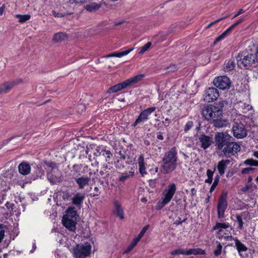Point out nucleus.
<instances>
[{
	"mask_svg": "<svg viewBox=\"0 0 258 258\" xmlns=\"http://www.w3.org/2000/svg\"><path fill=\"white\" fill-rule=\"evenodd\" d=\"M232 137L227 132H220L215 136L216 149L221 150L225 157L230 158L240 151V146L231 141Z\"/></svg>",
	"mask_w": 258,
	"mask_h": 258,
	"instance_id": "f257e3e1",
	"label": "nucleus"
},
{
	"mask_svg": "<svg viewBox=\"0 0 258 258\" xmlns=\"http://www.w3.org/2000/svg\"><path fill=\"white\" fill-rule=\"evenodd\" d=\"M222 102L214 105L205 106L202 110V114L204 118L210 121L214 126L218 128L226 126L228 124L227 119H223Z\"/></svg>",
	"mask_w": 258,
	"mask_h": 258,
	"instance_id": "f03ea898",
	"label": "nucleus"
},
{
	"mask_svg": "<svg viewBox=\"0 0 258 258\" xmlns=\"http://www.w3.org/2000/svg\"><path fill=\"white\" fill-rule=\"evenodd\" d=\"M177 150L175 147L171 148L165 153L162 159L161 168L164 174L173 172L178 165Z\"/></svg>",
	"mask_w": 258,
	"mask_h": 258,
	"instance_id": "7ed1b4c3",
	"label": "nucleus"
},
{
	"mask_svg": "<svg viewBox=\"0 0 258 258\" xmlns=\"http://www.w3.org/2000/svg\"><path fill=\"white\" fill-rule=\"evenodd\" d=\"M176 191L175 183H170L163 190L161 199L159 200L155 206L157 210H161L165 205L170 203Z\"/></svg>",
	"mask_w": 258,
	"mask_h": 258,
	"instance_id": "20e7f679",
	"label": "nucleus"
},
{
	"mask_svg": "<svg viewBox=\"0 0 258 258\" xmlns=\"http://www.w3.org/2000/svg\"><path fill=\"white\" fill-rule=\"evenodd\" d=\"M237 60L238 66L240 68L243 67L245 69H248L251 67L255 66V62H258V46L254 54H248L244 56L241 60Z\"/></svg>",
	"mask_w": 258,
	"mask_h": 258,
	"instance_id": "39448f33",
	"label": "nucleus"
},
{
	"mask_svg": "<svg viewBox=\"0 0 258 258\" xmlns=\"http://www.w3.org/2000/svg\"><path fill=\"white\" fill-rule=\"evenodd\" d=\"M227 196V191L224 190L218 199L217 209L218 217L219 219L224 217L225 212L228 206Z\"/></svg>",
	"mask_w": 258,
	"mask_h": 258,
	"instance_id": "423d86ee",
	"label": "nucleus"
},
{
	"mask_svg": "<svg viewBox=\"0 0 258 258\" xmlns=\"http://www.w3.org/2000/svg\"><path fill=\"white\" fill-rule=\"evenodd\" d=\"M74 256L75 258H86L91 254V246L90 244H77L73 249Z\"/></svg>",
	"mask_w": 258,
	"mask_h": 258,
	"instance_id": "0eeeda50",
	"label": "nucleus"
},
{
	"mask_svg": "<svg viewBox=\"0 0 258 258\" xmlns=\"http://www.w3.org/2000/svg\"><path fill=\"white\" fill-rule=\"evenodd\" d=\"M156 109V107H150L142 110L135 121L132 124V127H136L138 124L145 122L149 119V116Z\"/></svg>",
	"mask_w": 258,
	"mask_h": 258,
	"instance_id": "6e6552de",
	"label": "nucleus"
},
{
	"mask_svg": "<svg viewBox=\"0 0 258 258\" xmlns=\"http://www.w3.org/2000/svg\"><path fill=\"white\" fill-rule=\"evenodd\" d=\"M213 84L218 89L224 90L230 88L231 81L228 77L220 76L214 79Z\"/></svg>",
	"mask_w": 258,
	"mask_h": 258,
	"instance_id": "1a4fd4ad",
	"label": "nucleus"
},
{
	"mask_svg": "<svg viewBox=\"0 0 258 258\" xmlns=\"http://www.w3.org/2000/svg\"><path fill=\"white\" fill-rule=\"evenodd\" d=\"M232 132L234 137L237 139H243L247 136V131L245 125L242 123L234 122Z\"/></svg>",
	"mask_w": 258,
	"mask_h": 258,
	"instance_id": "9d476101",
	"label": "nucleus"
},
{
	"mask_svg": "<svg viewBox=\"0 0 258 258\" xmlns=\"http://www.w3.org/2000/svg\"><path fill=\"white\" fill-rule=\"evenodd\" d=\"M219 96V92L216 88H209L205 92L204 100L205 102H212L215 101Z\"/></svg>",
	"mask_w": 258,
	"mask_h": 258,
	"instance_id": "9b49d317",
	"label": "nucleus"
},
{
	"mask_svg": "<svg viewBox=\"0 0 258 258\" xmlns=\"http://www.w3.org/2000/svg\"><path fill=\"white\" fill-rule=\"evenodd\" d=\"M199 142L200 147L203 150L209 148L213 143V138L202 133L199 136Z\"/></svg>",
	"mask_w": 258,
	"mask_h": 258,
	"instance_id": "f8f14e48",
	"label": "nucleus"
},
{
	"mask_svg": "<svg viewBox=\"0 0 258 258\" xmlns=\"http://www.w3.org/2000/svg\"><path fill=\"white\" fill-rule=\"evenodd\" d=\"M112 203V213L120 219H123L124 218V213L120 202L115 199L113 200Z\"/></svg>",
	"mask_w": 258,
	"mask_h": 258,
	"instance_id": "ddd939ff",
	"label": "nucleus"
},
{
	"mask_svg": "<svg viewBox=\"0 0 258 258\" xmlns=\"http://www.w3.org/2000/svg\"><path fill=\"white\" fill-rule=\"evenodd\" d=\"M99 155H102L105 157L106 162L109 163L111 158L112 157V154L109 150H106V147L98 146L96 149Z\"/></svg>",
	"mask_w": 258,
	"mask_h": 258,
	"instance_id": "4468645a",
	"label": "nucleus"
},
{
	"mask_svg": "<svg viewBox=\"0 0 258 258\" xmlns=\"http://www.w3.org/2000/svg\"><path fill=\"white\" fill-rule=\"evenodd\" d=\"M62 222L63 226L70 231H75L76 229L77 223L72 219L67 216H63Z\"/></svg>",
	"mask_w": 258,
	"mask_h": 258,
	"instance_id": "2eb2a0df",
	"label": "nucleus"
},
{
	"mask_svg": "<svg viewBox=\"0 0 258 258\" xmlns=\"http://www.w3.org/2000/svg\"><path fill=\"white\" fill-rule=\"evenodd\" d=\"M16 84V81L5 82L1 84L0 85V94L9 93Z\"/></svg>",
	"mask_w": 258,
	"mask_h": 258,
	"instance_id": "dca6fc26",
	"label": "nucleus"
},
{
	"mask_svg": "<svg viewBox=\"0 0 258 258\" xmlns=\"http://www.w3.org/2000/svg\"><path fill=\"white\" fill-rule=\"evenodd\" d=\"M235 246L238 252L239 256L241 258H244L243 252H245L248 250V248L242 243L237 238L235 237L234 239Z\"/></svg>",
	"mask_w": 258,
	"mask_h": 258,
	"instance_id": "f3484780",
	"label": "nucleus"
},
{
	"mask_svg": "<svg viewBox=\"0 0 258 258\" xmlns=\"http://www.w3.org/2000/svg\"><path fill=\"white\" fill-rule=\"evenodd\" d=\"M127 85L125 80L110 87L107 91V93H114L122 89L127 88Z\"/></svg>",
	"mask_w": 258,
	"mask_h": 258,
	"instance_id": "a211bd4d",
	"label": "nucleus"
},
{
	"mask_svg": "<svg viewBox=\"0 0 258 258\" xmlns=\"http://www.w3.org/2000/svg\"><path fill=\"white\" fill-rule=\"evenodd\" d=\"M75 179L79 189H83L85 186L89 185L91 179L90 177L81 176Z\"/></svg>",
	"mask_w": 258,
	"mask_h": 258,
	"instance_id": "6ab92c4d",
	"label": "nucleus"
},
{
	"mask_svg": "<svg viewBox=\"0 0 258 258\" xmlns=\"http://www.w3.org/2000/svg\"><path fill=\"white\" fill-rule=\"evenodd\" d=\"M118 155H119L120 159L117 160L115 162L116 167L118 169H121L123 168L124 167L123 165V161L125 160L126 159H128L130 157L128 155H126L125 152H124V151H120L118 152Z\"/></svg>",
	"mask_w": 258,
	"mask_h": 258,
	"instance_id": "aec40b11",
	"label": "nucleus"
},
{
	"mask_svg": "<svg viewBox=\"0 0 258 258\" xmlns=\"http://www.w3.org/2000/svg\"><path fill=\"white\" fill-rule=\"evenodd\" d=\"M19 172L22 175H28L31 171L30 164L25 161L21 162L18 166Z\"/></svg>",
	"mask_w": 258,
	"mask_h": 258,
	"instance_id": "412c9836",
	"label": "nucleus"
},
{
	"mask_svg": "<svg viewBox=\"0 0 258 258\" xmlns=\"http://www.w3.org/2000/svg\"><path fill=\"white\" fill-rule=\"evenodd\" d=\"M145 77L144 74H139L125 80L128 87L135 85L142 81Z\"/></svg>",
	"mask_w": 258,
	"mask_h": 258,
	"instance_id": "4be33fe9",
	"label": "nucleus"
},
{
	"mask_svg": "<svg viewBox=\"0 0 258 258\" xmlns=\"http://www.w3.org/2000/svg\"><path fill=\"white\" fill-rule=\"evenodd\" d=\"M230 161L227 160H222L218 163L217 169L220 175H223L225 173V170L227 168V165L229 164Z\"/></svg>",
	"mask_w": 258,
	"mask_h": 258,
	"instance_id": "5701e85b",
	"label": "nucleus"
},
{
	"mask_svg": "<svg viewBox=\"0 0 258 258\" xmlns=\"http://www.w3.org/2000/svg\"><path fill=\"white\" fill-rule=\"evenodd\" d=\"M138 161L139 172L142 176H144L145 175L147 174V172L146 169V163L145 162V159L143 155H140L138 158Z\"/></svg>",
	"mask_w": 258,
	"mask_h": 258,
	"instance_id": "b1692460",
	"label": "nucleus"
},
{
	"mask_svg": "<svg viewBox=\"0 0 258 258\" xmlns=\"http://www.w3.org/2000/svg\"><path fill=\"white\" fill-rule=\"evenodd\" d=\"M216 236L220 240L232 241L234 240L235 239L232 236L227 234L223 229H219L217 232Z\"/></svg>",
	"mask_w": 258,
	"mask_h": 258,
	"instance_id": "393cba45",
	"label": "nucleus"
},
{
	"mask_svg": "<svg viewBox=\"0 0 258 258\" xmlns=\"http://www.w3.org/2000/svg\"><path fill=\"white\" fill-rule=\"evenodd\" d=\"M85 198L84 195L80 192H77L72 199V203L76 206H80L82 204Z\"/></svg>",
	"mask_w": 258,
	"mask_h": 258,
	"instance_id": "a878e982",
	"label": "nucleus"
},
{
	"mask_svg": "<svg viewBox=\"0 0 258 258\" xmlns=\"http://www.w3.org/2000/svg\"><path fill=\"white\" fill-rule=\"evenodd\" d=\"M124 50H122L120 51L114 52V53L109 55V56H114L117 57H121L124 55L128 54L130 52H131L134 48H123Z\"/></svg>",
	"mask_w": 258,
	"mask_h": 258,
	"instance_id": "bb28decb",
	"label": "nucleus"
},
{
	"mask_svg": "<svg viewBox=\"0 0 258 258\" xmlns=\"http://www.w3.org/2000/svg\"><path fill=\"white\" fill-rule=\"evenodd\" d=\"M249 213L247 211H244L240 213V214H236L235 217L236 219L237 222L238 224V228L239 229L243 228V222L242 220V217L248 215Z\"/></svg>",
	"mask_w": 258,
	"mask_h": 258,
	"instance_id": "cd10ccee",
	"label": "nucleus"
},
{
	"mask_svg": "<svg viewBox=\"0 0 258 258\" xmlns=\"http://www.w3.org/2000/svg\"><path fill=\"white\" fill-rule=\"evenodd\" d=\"M235 67V63L234 59H230L224 64V71L225 72H228L230 71L234 70Z\"/></svg>",
	"mask_w": 258,
	"mask_h": 258,
	"instance_id": "c85d7f7f",
	"label": "nucleus"
},
{
	"mask_svg": "<svg viewBox=\"0 0 258 258\" xmlns=\"http://www.w3.org/2000/svg\"><path fill=\"white\" fill-rule=\"evenodd\" d=\"M186 253L189 255H203L205 254V251L200 248H194L186 249Z\"/></svg>",
	"mask_w": 258,
	"mask_h": 258,
	"instance_id": "c756f323",
	"label": "nucleus"
},
{
	"mask_svg": "<svg viewBox=\"0 0 258 258\" xmlns=\"http://www.w3.org/2000/svg\"><path fill=\"white\" fill-rule=\"evenodd\" d=\"M100 4L93 2L86 5L84 7V8L88 12H93L98 10L100 8Z\"/></svg>",
	"mask_w": 258,
	"mask_h": 258,
	"instance_id": "7c9ffc66",
	"label": "nucleus"
},
{
	"mask_svg": "<svg viewBox=\"0 0 258 258\" xmlns=\"http://www.w3.org/2000/svg\"><path fill=\"white\" fill-rule=\"evenodd\" d=\"M77 215V211L75 207H69L66 210V215L63 216H67L71 219L76 217Z\"/></svg>",
	"mask_w": 258,
	"mask_h": 258,
	"instance_id": "2f4dec72",
	"label": "nucleus"
},
{
	"mask_svg": "<svg viewBox=\"0 0 258 258\" xmlns=\"http://www.w3.org/2000/svg\"><path fill=\"white\" fill-rule=\"evenodd\" d=\"M109 170L110 168H108V166L107 165L104 164L99 172V174L102 176L103 178L105 179V178H108V176L109 175Z\"/></svg>",
	"mask_w": 258,
	"mask_h": 258,
	"instance_id": "473e14b6",
	"label": "nucleus"
},
{
	"mask_svg": "<svg viewBox=\"0 0 258 258\" xmlns=\"http://www.w3.org/2000/svg\"><path fill=\"white\" fill-rule=\"evenodd\" d=\"M140 240L137 239L136 237L134 238L133 240L131 241L130 244L128 245L127 247L124 251L123 253H128L131 251H132L133 248L136 246L137 243L139 242Z\"/></svg>",
	"mask_w": 258,
	"mask_h": 258,
	"instance_id": "72a5a7b5",
	"label": "nucleus"
},
{
	"mask_svg": "<svg viewBox=\"0 0 258 258\" xmlns=\"http://www.w3.org/2000/svg\"><path fill=\"white\" fill-rule=\"evenodd\" d=\"M216 247L214 250L213 253L215 257L219 256L222 252L223 246L222 244L218 241H216Z\"/></svg>",
	"mask_w": 258,
	"mask_h": 258,
	"instance_id": "f704fd0d",
	"label": "nucleus"
},
{
	"mask_svg": "<svg viewBox=\"0 0 258 258\" xmlns=\"http://www.w3.org/2000/svg\"><path fill=\"white\" fill-rule=\"evenodd\" d=\"M216 170L215 167L214 168V170L212 171L211 169H207L206 174L207 175V178L205 179V182L207 183L211 184L213 181V177L214 175V173Z\"/></svg>",
	"mask_w": 258,
	"mask_h": 258,
	"instance_id": "c9c22d12",
	"label": "nucleus"
},
{
	"mask_svg": "<svg viewBox=\"0 0 258 258\" xmlns=\"http://www.w3.org/2000/svg\"><path fill=\"white\" fill-rule=\"evenodd\" d=\"M229 227L228 223H220L217 222L214 226L212 228V230H219L222 229H226Z\"/></svg>",
	"mask_w": 258,
	"mask_h": 258,
	"instance_id": "e433bc0d",
	"label": "nucleus"
},
{
	"mask_svg": "<svg viewBox=\"0 0 258 258\" xmlns=\"http://www.w3.org/2000/svg\"><path fill=\"white\" fill-rule=\"evenodd\" d=\"M67 38V36L64 33H58L55 34L53 37V41L54 42H60L64 40Z\"/></svg>",
	"mask_w": 258,
	"mask_h": 258,
	"instance_id": "4c0bfd02",
	"label": "nucleus"
},
{
	"mask_svg": "<svg viewBox=\"0 0 258 258\" xmlns=\"http://www.w3.org/2000/svg\"><path fill=\"white\" fill-rule=\"evenodd\" d=\"M15 17L17 18H19V20L18 22L20 23H24L26 22V21H28L30 18L31 15L29 14H26V15H20V14H17L15 16Z\"/></svg>",
	"mask_w": 258,
	"mask_h": 258,
	"instance_id": "58836bf2",
	"label": "nucleus"
},
{
	"mask_svg": "<svg viewBox=\"0 0 258 258\" xmlns=\"http://www.w3.org/2000/svg\"><path fill=\"white\" fill-rule=\"evenodd\" d=\"M170 254L172 255L179 254L187 255L186 249L180 248H177L176 249L172 250L170 252Z\"/></svg>",
	"mask_w": 258,
	"mask_h": 258,
	"instance_id": "ea45409f",
	"label": "nucleus"
},
{
	"mask_svg": "<svg viewBox=\"0 0 258 258\" xmlns=\"http://www.w3.org/2000/svg\"><path fill=\"white\" fill-rule=\"evenodd\" d=\"M134 175V171H130L129 173H123L119 177L118 181L124 182L127 179Z\"/></svg>",
	"mask_w": 258,
	"mask_h": 258,
	"instance_id": "a19ab883",
	"label": "nucleus"
},
{
	"mask_svg": "<svg viewBox=\"0 0 258 258\" xmlns=\"http://www.w3.org/2000/svg\"><path fill=\"white\" fill-rule=\"evenodd\" d=\"M244 164L252 166H258V161L254 160L253 158H249L244 161Z\"/></svg>",
	"mask_w": 258,
	"mask_h": 258,
	"instance_id": "79ce46f5",
	"label": "nucleus"
},
{
	"mask_svg": "<svg viewBox=\"0 0 258 258\" xmlns=\"http://www.w3.org/2000/svg\"><path fill=\"white\" fill-rule=\"evenodd\" d=\"M220 180V176L219 175H217L214 179V182L211 186L209 192L212 193L217 186Z\"/></svg>",
	"mask_w": 258,
	"mask_h": 258,
	"instance_id": "37998d69",
	"label": "nucleus"
},
{
	"mask_svg": "<svg viewBox=\"0 0 258 258\" xmlns=\"http://www.w3.org/2000/svg\"><path fill=\"white\" fill-rule=\"evenodd\" d=\"M52 14L53 15V16L54 17H57V18H62V17H64L67 15H70L71 14H72L73 13H58V12H56L55 10H53L52 11Z\"/></svg>",
	"mask_w": 258,
	"mask_h": 258,
	"instance_id": "c03bdc74",
	"label": "nucleus"
},
{
	"mask_svg": "<svg viewBox=\"0 0 258 258\" xmlns=\"http://www.w3.org/2000/svg\"><path fill=\"white\" fill-rule=\"evenodd\" d=\"M149 227V225H147L145 226H144L143 228V229L141 230V231H140V232L138 234V235L136 237L137 239H138L139 240H140L142 238V237L144 235L145 233H146V232L147 231V230H148Z\"/></svg>",
	"mask_w": 258,
	"mask_h": 258,
	"instance_id": "a18cd8bd",
	"label": "nucleus"
},
{
	"mask_svg": "<svg viewBox=\"0 0 258 258\" xmlns=\"http://www.w3.org/2000/svg\"><path fill=\"white\" fill-rule=\"evenodd\" d=\"M152 45V43L151 42H148L146 43L144 46H143L141 50L139 52V53L142 54L146 52L148 49Z\"/></svg>",
	"mask_w": 258,
	"mask_h": 258,
	"instance_id": "49530a36",
	"label": "nucleus"
},
{
	"mask_svg": "<svg viewBox=\"0 0 258 258\" xmlns=\"http://www.w3.org/2000/svg\"><path fill=\"white\" fill-rule=\"evenodd\" d=\"M194 125V122L192 121L189 120L188 121L185 125L184 126V132H187L189 131Z\"/></svg>",
	"mask_w": 258,
	"mask_h": 258,
	"instance_id": "de8ad7c7",
	"label": "nucleus"
},
{
	"mask_svg": "<svg viewBox=\"0 0 258 258\" xmlns=\"http://www.w3.org/2000/svg\"><path fill=\"white\" fill-rule=\"evenodd\" d=\"M178 66L175 64L171 63L166 68L168 72H173L178 69Z\"/></svg>",
	"mask_w": 258,
	"mask_h": 258,
	"instance_id": "09e8293b",
	"label": "nucleus"
},
{
	"mask_svg": "<svg viewBox=\"0 0 258 258\" xmlns=\"http://www.w3.org/2000/svg\"><path fill=\"white\" fill-rule=\"evenodd\" d=\"M72 195L68 191H66L62 192V198L64 201H69L71 200Z\"/></svg>",
	"mask_w": 258,
	"mask_h": 258,
	"instance_id": "8fccbe9b",
	"label": "nucleus"
},
{
	"mask_svg": "<svg viewBox=\"0 0 258 258\" xmlns=\"http://www.w3.org/2000/svg\"><path fill=\"white\" fill-rule=\"evenodd\" d=\"M227 36V35L226 34V33L223 32L221 35H220L218 37L216 38L214 43H216L221 41L222 40L224 39Z\"/></svg>",
	"mask_w": 258,
	"mask_h": 258,
	"instance_id": "3c124183",
	"label": "nucleus"
},
{
	"mask_svg": "<svg viewBox=\"0 0 258 258\" xmlns=\"http://www.w3.org/2000/svg\"><path fill=\"white\" fill-rule=\"evenodd\" d=\"M223 19V18H220V19H218L213 22H211L210 24H209L207 26H206V28L207 29H208L209 28H210L211 27H212V26H213L214 24L219 22L220 21H221Z\"/></svg>",
	"mask_w": 258,
	"mask_h": 258,
	"instance_id": "603ef678",
	"label": "nucleus"
},
{
	"mask_svg": "<svg viewBox=\"0 0 258 258\" xmlns=\"http://www.w3.org/2000/svg\"><path fill=\"white\" fill-rule=\"evenodd\" d=\"M253 168L251 167L244 168L241 170V173L242 174H248L250 171L253 170Z\"/></svg>",
	"mask_w": 258,
	"mask_h": 258,
	"instance_id": "864d4df0",
	"label": "nucleus"
},
{
	"mask_svg": "<svg viewBox=\"0 0 258 258\" xmlns=\"http://www.w3.org/2000/svg\"><path fill=\"white\" fill-rule=\"evenodd\" d=\"M14 206V204L13 203H10L9 202H7L5 204V206L8 210H13Z\"/></svg>",
	"mask_w": 258,
	"mask_h": 258,
	"instance_id": "5fc2aeb1",
	"label": "nucleus"
},
{
	"mask_svg": "<svg viewBox=\"0 0 258 258\" xmlns=\"http://www.w3.org/2000/svg\"><path fill=\"white\" fill-rule=\"evenodd\" d=\"M186 220V218H184V219L183 220H181V219L180 218H178V220H176V221L175 222V224L177 225H181L182 224L183 222H185V221Z\"/></svg>",
	"mask_w": 258,
	"mask_h": 258,
	"instance_id": "6e6d98bb",
	"label": "nucleus"
},
{
	"mask_svg": "<svg viewBox=\"0 0 258 258\" xmlns=\"http://www.w3.org/2000/svg\"><path fill=\"white\" fill-rule=\"evenodd\" d=\"M156 138H157V139H158L159 140H161V141L163 140L164 138L163 136V133H162L161 132H158L157 133Z\"/></svg>",
	"mask_w": 258,
	"mask_h": 258,
	"instance_id": "4d7b16f0",
	"label": "nucleus"
},
{
	"mask_svg": "<svg viewBox=\"0 0 258 258\" xmlns=\"http://www.w3.org/2000/svg\"><path fill=\"white\" fill-rule=\"evenodd\" d=\"M235 28V27L232 25L229 27H228L224 32L228 35L229 33H230L232 30Z\"/></svg>",
	"mask_w": 258,
	"mask_h": 258,
	"instance_id": "13d9d810",
	"label": "nucleus"
},
{
	"mask_svg": "<svg viewBox=\"0 0 258 258\" xmlns=\"http://www.w3.org/2000/svg\"><path fill=\"white\" fill-rule=\"evenodd\" d=\"M159 168L157 166H154L150 169V172L151 174H155L158 172Z\"/></svg>",
	"mask_w": 258,
	"mask_h": 258,
	"instance_id": "bf43d9fd",
	"label": "nucleus"
},
{
	"mask_svg": "<svg viewBox=\"0 0 258 258\" xmlns=\"http://www.w3.org/2000/svg\"><path fill=\"white\" fill-rule=\"evenodd\" d=\"M243 18H241L237 20L233 24H232L235 27L240 24L241 22H242L244 21Z\"/></svg>",
	"mask_w": 258,
	"mask_h": 258,
	"instance_id": "052dcab7",
	"label": "nucleus"
},
{
	"mask_svg": "<svg viewBox=\"0 0 258 258\" xmlns=\"http://www.w3.org/2000/svg\"><path fill=\"white\" fill-rule=\"evenodd\" d=\"M244 12H245L244 10H243L242 9H240L238 10V13L234 15L233 18H235V17L238 16L239 15L244 13Z\"/></svg>",
	"mask_w": 258,
	"mask_h": 258,
	"instance_id": "680f3d73",
	"label": "nucleus"
},
{
	"mask_svg": "<svg viewBox=\"0 0 258 258\" xmlns=\"http://www.w3.org/2000/svg\"><path fill=\"white\" fill-rule=\"evenodd\" d=\"M85 0H70L71 3L81 4L84 3Z\"/></svg>",
	"mask_w": 258,
	"mask_h": 258,
	"instance_id": "e2e57ef3",
	"label": "nucleus"
},
{
	"mask_svg": "<svg viewBox=\"0 0 258 258\" xmlns=\"http://www.w3.org/2000/svg\"><path fill=\"white\" fill-rule=\"evenodd\" d=\"M171 122L170 119L168 118H166L164 121H163V123L165 124V126H168Z\"/></svg>",
	"mask_w": 258,
	"mask_h": 258,
	"instance_id": "0e129e2a",
	"label": "nucleus"
},
{
	"mask_svg": "<svg viewBox=\"0 0 258 258\" xmlns=\"http://www.w3.org/2000/svg\"><path fill=\"white\" fill-rule=\"evenodd\" d=\"M249 188H250L249 185H246L245 186H244L241 188V191L244 192H245L249 189Z\"/></svg>",
	"mask_w": 258,
	"mask_h": 258,
	"instance_id": "69168bd1",
	"label": "nucleus"
},
{
	"mask_svg": "<svg viewBox=\"0 0 258 258\" xmlns=\"http://www.w3.org/2000/svg\"><path fill=\"white\" fill-rule=\"evenodd\" d=\"M4 238V231L1 230L0 231V242H1Z\"/></svg>",
	"mask_w": 258,
	"mask_h": 258,
	"instance_id": "338daca9",
	"label": "nucleus"
},
{
	"mask_svg": "<svg viewBox=\"0 0 258 258\" xmlns=\"http://www.w3.org/2000/svg\"><path fill=\"white\" fill-rule=\"evenodd\" d=\"M5 10V5H3L2 7H0V16H2Z\"/></svg>",
	"mask_w": 258,
	"mask_h": 258,
	"instance_id": "774afa93",
	"label": "nucleus"
}]
</instances>
